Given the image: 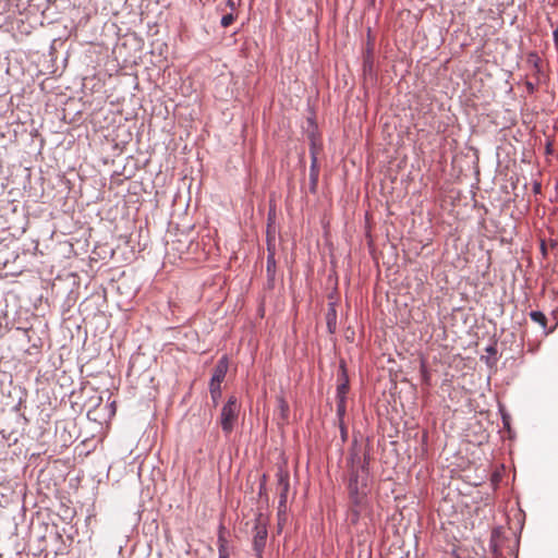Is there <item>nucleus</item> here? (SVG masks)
Here are the masks:
<instances>
[{
    "label": "nucleus",
    "instance_id": "f257e3e1",
    "mask_svg": "<svg viewBox=\"0 0 558 558\" xmlns=\"http://www.w3.org/2000/svg\"><path fill=\"white\" fill-rule=\"evenodd\" d=\"M369 458L354 441L350 451L349 495L354 506H361L367 495Z\"/></svg>",
    "mask_w": 558,
    "mask_h": 558
},
{
    "label": "nucleus",
    "instance_id": "f03ea898",
    "mask_svg": "<svg viewBox=\"0 0 558 558\" xmlns=\"http://www.w3.org/2000/svg\"><path fill=\"white\" fill-rule=\"evenodd\" d=\"M240 409L241 405L234 396L229 397L228 401L222 407L218 423L226 436H229L234 429V426L238 423Z\"/></svg>",
    "mask_w": 558,
    "mask_h": 558
},
{
    "label": "nucleus",
    "instance_id": "7ed1b4c3",
    "mask_svg": "<svg viewBox=\"0 0 558 558\" xmlns=\"http://www.w3.org/2000/svg\"><path fill=\"white\" fill-rule=\"evenodd\" d=\"M253 548L257 557H262L267 539V526L265 523L257 522L254 526Z\"/></svg>",
    "mask_w": 558,
    "mask_h": 558
},
{
    "label": "nucleus",
    "instance_id": "20e7f679",
    "mask_svg": "<svg viewBox=\"0 0 558 558\" xmlns=\"http://www.w3.org/2000/svg\"><path fill=\"white\" fill-rule=\"evenodd\" d=\"M229 367L227 356H222L214 367L213 376L209 383V388H220L221 383L225 380Z\"/></svg>",
    "mask_w": 558,
    "mask_h": 558
},
{
    "label": "nucleus",
    "instance_id": "39448f33",
    "mask_svg": "<svg viewBox=\"0 0 558 558\" xmlns=\"http://www.w3.org/2000/svg\"><path fill=\"white\" fill-rule=\"evenodd\" d=\"M277 476V489L280 495V506H283L287 501L288 492L290 488L289 474L282 470H279Z\"/></svg>",
    "mask_w": 558,
    "mask_h": 558
},
{
    "label": "nucleus",
    "instance_id": "423d86ee",
    "mask_svg": "<svg viewBox=\"0 0 558 558\" xmlns=\"http://www.w3.org/2000/svg\"><path fill=\"white\" fill-rule=\"evenodd\" d=\"M501 542H502V536H501L500 531L497 529L494 530L492 533V538H490V547H492L493 554L497 557L504 556Z\"/></svg>",
    "mask_w": 558,
    "mask_h": 558
},
{
    "label": "nucleus",
    "instance_id": "0eeeda50",
    "mask_svg": "<svg viewBox=\"0 0 558 558\" xmlns=\"http://www.w3.org/2000/svg\"><path fill=\"white\" fill-rule=\"evenodd\" d=\"M319 175V167L317 163V158L315 155L312 156V165L310 168V181H311V192L315 193Z\"/></svg>",
    "mask_w": 558,
    "mask_h": 558
},
{
    "label": "nucleus",
    "instance_id": "6e6552de",
    "mask_svg": "<svg viewBox=\"0 0 558 558\" xmlns=\"http://www.w3.org/2000/svg\"><path fill=\"white\" fill-rule=\"evenodd\" d=\"M530 317L533 322L537 323L538 325H541V327L543 329H546V326H547V318L545 316V314L543 312H539V311H532L530 313Z\"/></svg>",
    "mask_w": 558,
    "mask_h": 558
},
{
    "label": "nucleus",
    "instance_id": "1a4fd4ad",
    "mask_svg": "<svg viewBox=\"0 0 558 558\" xmlns=\"http://www.w3.org/2000/svg\"><path fill=\"white\" fill-rule=\"evenodd\" d=\"M349 391V384L345 380L344 383H341L337 387V398L338 400H345V395Z\"/></svg>",
    "mask_w": 558,
    "mask_h": 558
},
{
    "label": "nucleus",
    "instance_id": "9d476101",
    "mask_svg": "<svg viewBox=\"0 0 558 558\" xmlns=\"http://www.w3.org/2000/svg\"><path fill=\"white\" fill-rule=\"evenodd\" d=\"M235 20L232 13L226 14L221 17L220 24L222 27H229Z\"/></svg>",
    "mask_w": 558,
    "mask_h": 558
},
{
    "label": "nucleus",
    "instance_id": "9b49d317",
    "mask_svg": "<svg viewBox=\"0 0 558 558\" xmlns=\"http://www.w3.org/2000/svg\"><path fill=\"white\" fill-rule=\"evenodd\" d=\"M209 390H210L211 399H213L214 403L216 404L217 400L221 396V388H209Z\"/></svg>",
    "mask_w": 558,
    "mask_h": 558
},
{
    "label": "nucleus",
    "instance_id": "f8f14e48",
    "mask_svg": "<svg viewBox=\"0 0 558 558\" xmlns=\"http://www.w3.org/2000/svg\"><path fill=\"white\" fill-rule=\"evenodd\" d=\"M337 408H338V414L342 415L345 410V400H338Z\"/></svg>",
    "mask_w": 558,
    "mask_h": 558
},
{
    "label": "nucleus",
    "instance_id": "ddd939ff",
    "mask_svg": "<svg viewBox=\"0 0 558 558\" xmlns=\"http://www.w3.org/2000/svg\"><path fill=\"white\" fill-rule=\"evenodd\" d=\"M241 3V0H228L227 1V5L231 9V10H235Z\"/></svg>",
    "mask_w": 558,
    "mask_h": 558
},
{
    "label": "nucleus",
    "instance_id": "4468645a",
    "mask_svg": "<svg viewBox=\"0 0 558 558\" xmlns=\"http://www.w3.org/2000/svg\"><path fill=\"white\" fill-rule=\"evenodd\" d=\"M219 558H229L225 548L219 549Z\"/></svg>",
    "mask_w": 558,
    "mask_h": 558
},
{
    "label": "nucleus",
    "instance_id": "2eb2a0df",
    "mask_svg": "<svg viewBox=\"0 0 558 558\" xmlns=\"http://www.w3.org/2000/svg\"><path fill=\"white\" fill-rule=\"evenodd\" d=\"M267 264H268V268H269L270 266H272V263H270V259H268V260H267Z\"/></svg>",
    "mask_w": 558,
    "mask_h": 558
},
{
    "label": "nucleus",
    "instance_id": "dca6fc26",
    "mask_svg": "<svg viewBox=\"0 0 558 558\" xmlns=\"http://www.w3.org/2000/svg\"><path fill=\"white\" fill-rule=\"evenodd\" d=\"M267 264H268V268H269L270 266H272V263H270V259H268V260H267Z\"/></svg>",
    "mask_w": 558,
    "mask_h": 558
}]
</instances>
